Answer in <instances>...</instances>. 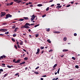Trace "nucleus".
<instances>
[{
  "instance_id": "1",
  "label": "nucleus",
  "mask_w": 80,
  "mask_h": 80,
  "mask_svg": "<svg viewBox=\"0 0 80 80\" xmlns=\"http://www.w3.org/2000/svg\"><path fill=\"white\" fill-rule=\"evenodd\" d=\"M12 17V15L10 14H8L6 15V17L5 18V19H7V18H8L9 17L11 18Z\"/></svg>"
},
{
  "instance_id": "2",
  "label": "nucleus",
  "mask_w": 80,
  "mask_h": 80,
  "mask_svg": "<svg viewBox=\"0 0 80 80\" xmlns=\"http://www.w3.org/2000/svg\"><path fill=\"white\" fill-rule=\"evenodd\" d=\"M36 17V16H35V14H33L32 16V18L31 19V20L32 21V22H33V20L35 19V18Z\"/></svg>"
},
{
  "instance_id": "3",
  "label": "nucleus",
  "mask_w": 80,
  "mask_h": 80,
  "mask_svg": "<svg viewBox=\"0 0 80 80\" xmlns=\"http://www.w3.org/2000/svg\"><path fill=\"white\" fill-rule=\"evenodd\" d=\"M25 25L27 27V29L30 28V27H29V26H30V24L28 22H27V23H26Z\"/></svg>"
},
{
  "instance_id": "4",
  "label": "nucleus",
  "mask_w": 80,
  "mask_h": 80,
  "mask_svg": "<svg viewBox=\"0 0 80 80\" xmlns=\"http://www.w3.org/2000/svg\"><path fill=\"white\" fill-rule=\"evenodd\" d=\"M8 30V29H0V32H7Z\"/></svg>"
},
{
  "instance_id": "5",
  "label": "nucleus",
  "mask_w": 80,
  "mask_h": 80,
  "mask_svg": "<svg viewBox=\"0 0 80 80\" xmlns=\"http://www.w3.org/2000/svg\"><path fill=\"white\" fill-rule=\"evenodd\" d=\"M22 0H14V1L16 3H20L21 2H22Z\"/></svg>"
},
{
  "instance_id": "6",
  "label": "nucleus",
  "mask_w": 80,
  "mask_h": 80,
  "mask_svg": "<svg viewBox=\"0 0 80 80\" xmlns=\"http://www.w3.org/2000/svg\"><path fill=\"white\" fill-rule=\"evenodd\" d=\"M27 28V26L25 25V24L24 26H22L21 27V28Z\"/></svg>"
},
{
  "instance_id": "7",
  "label": "nucleus",
  "mask_w": 80,
  "mask_h": 80,
  "mask_svg": "<svg viewBox=\"0 0 80 80\" xmlns=\"http://www.w3.org/2000/svg\"><path fill=\"white\" fill-rule=\"evenodd\" d=\"M20 61H21V60L20 59H18L17 61L15 62V63H20Z\"/></svg>"
},
{
  "instance_id": "8",
  "label": "nucleus",
  "mask_w": 80,
  "mask_h": 80,
  "mask_svg": "<svg viewBox=\"0 0 80 80\" xmlns=\"http://www.w3.org/2000/svg\"><path fill=\"white\" fill-rule=\"evenodd\" d=\"M1 58L2 59L5 58H6V56L5 55H3V56H1Z\"/></svg>"
},
{
  "instance_id": "9",
  "label": "nucleus",
  "mask_w": 80,
  "mask_h": 80,
  "mask_svg": "<svg viewBox=\"0 0 80 80\" xmlns=\"http://www.w3.org/2000/svg\"><path fill=\"white\" fill-rule=\"evenodd\" d=\"M1 15H3V16H5V15H6V13H5V12H1Z\"/></svg>"
},
{
  "instance_id": "10",
  "label": "nucleus",
  "mask_w": 80,
  "mask_h": 80,
  "mask_svg": "<svg viewBox=\"0 0 80 80\" xmlns=\"http://www.w3.org/2000/svg\"><path fill=\"white\" fill-rule=\"evenodd\" d=\"M22 18H24V20H28V17H24Z\"/></svg>"
},
{
  "instance_id": "11",
  "label": "nucleus",
  "mask_w": 80,
  "mask_h": 80,
  "mask_svg": "<svg viewBox=\"0 0 80 80\" xmlns=\"http://www.w3.org/2000/svg\"><path fill=\"white\" fill-rule=\"evenodd\" d=\"M68 49H63L62 50V52H68Z\"/></svg>"
},
{
  "instance_id": "12",
  "label": "nucleus",
  "mask_w": 80,
  "mask_h": 80,
  "mask_svg": "<svg viewBox=\"0 0 80 80\" xmlns=\"http://www.w3.org/2000/svg\"><path fill=\"white\" fill-rule=\"evenodd\" d=\"M18 29V28H15L14 29V32H16L17 30Z\"/></svg>"
},
{
  "instance_id": "13",
  "label": "nucleus",
  "mask_w": 80,
  "mask_h": 80,
  "mask_svg": "<svg viewBox=\"0 0 80 80\" xmlns=\"http://www.w3.org/2000/svg\"><path fill=\"white\" fill-rule=\"evenodd\" d=\"M25 62H22L19 63V65H22V64H25Z\"/></svg>"
},
{
  "instance_id": "14",
  "label": "nucleus",
  "mask_w": 80,
  "mask_h": 80,
  "mask_svg": "<svg viewBox=\"0 0 80 80\" xmlns=\"http://www.w3.org/2000/svg\"><path fill=\"white\" fill-rule=\"evenodd\" d=\"M63 40L64 41V42H66V41H67V38H64Z\"/></svg>"
},
{
  "instance_id": "15",
  "label": "nucleus",
  "mask_w": 80,
  "mask_h": 80,
  "mask_svg": "<svg viewBox=\"0 0 80 80\" xmlns=\"http://www.w3.org/2000/svg\"><path fill=\"white\" fill-rule=\"evenodd\" d=\"M7 67H8L9 68H12V67H13V66H7Z\"/></svg>"
},
{
  "instance_id": "16",
  "label": "nucleus",
  "mask_w": 80,
  "mask_h": 80,
  "mask_svg": "<svg viewBox=\"0 0 80 80\" xmlns=\"http://www.w3.org/2000/svg\"><path fill=\"white\" fill-rule=\"evenodd\" d=\"M38 7H42V4H39L37 5Z\"/></svg>"
},
{
  "instance_id": "17",
  "label": "nucleus",
  "mask_w": 80,
  "mask_h": 80,
  "mask_svg": "<svg viewBox=\"0 0 80 80\" xmlns=\"http://www.w3.org/2000/svg\"><path fill=\"white\" fill-rule=\"evenodd\" d=\"M12 41H13V42H15V40L14 39V38H12Z\"/></svg>"
},
{
  "instance_id": "18",
  "label": "nucleus",
  "mask_w": 80,
  "mask_h": 80,
  "mask_svg": "<svg viewBox=\"0 0 80 80\" xmlns=\"http://www.w3.org/2000/svg\"><path fill=\"white\" fill-rule=\"evenodd\" d=\"M7 75H8V73H6L3 76L4 78L6 77H7Z\"/></svg>"
},
{
  "instance_id": "19",
  "label": "nucleus",
  "mask_w": 80,
  "mask_h": 80,
  "mask_svg": "<svg viewBox=\"0 0 80 80\" xmlns=\"http://www.w3.org/2000/svg\"><path fill=\"white\" fill-rule=\"evenodd\" d=\"M23 20H24V19L22 18L19 20V21H23Z\"/></svg>"
},
{
  "instance_id": "20",
  "label": "nucleus",
  "mask_w": 80,
  "mask_h": 80,
  "mask_svg": "<svg viewBox=\"0 0 80 80\" xmlns=\"http://www.w3.org/2000/svg\"><path fill=\"white\" fill-rule=\"evenodd\" d=\"M50 29L49 28H48L46 30L47 32H50Z\"/></svg>"
},
{
  "instance_id": "21",
  "label": "nucleus",
  "mask_w": 80,
  "mask_h": 80,
  "mask_svg": "<svg viewBox=\"0 0 80 80\" xmlns=\"http://www.w3.org/2000/svg\"><path fill=\"white\" fill-rule=\"evenodd\" d=\"M47 42H48V43H51V41H50V40L49 39H48Z\"/></svg>"
},
{
  "instance_id": "22",
  "label": "nucleus",
  "mask_w": 80,
  "mask_h": 80,
  "mask_svg": "<svg viewBox=\"0 0 80 80\" xmlns=\"http://www.w3.org/2000/svg\"><path fill=\"white\" fill-rule=\"evenodd\" d=\"M8 33H9V32H5V34L6 35H8Z\"/></svg>"
},
{
  "instance_id": "23",
  "label": "nucleus",
  "mask_w": 80,
  "mask_h": 80,
  "mask_svg": "<svg viewBox=\"0 0 80 80\" xmlns=\"http://www.w3.org/2000/svg\"><path fill=\"white\" fill-rule=\"evenodd\" d=\"M14 48L16 49H17V45H14Z\"/></svg>"
},
{
  "instance_id": "24",
  "label": "nucleus",
  "mask_w": 80,
  "mask_h": 80,
  "mask_svg": "<svg viewBox=\"0 0 80 80\" xmlns=\"http://www.w3.org/2000/svg\"><path fill=\"white\" fill-rule=\"evenodd\" d=\"M23 45V42L22 41L20 43V45Z\"/></svg>"
},
{
  "instance_id": "25",
  "label": "nucleus",
  "mask_w": 80,
  "mask_h": 80,
  "mask_svg": "<svg viewBox=\"0 0 80 80\" xmlns=\"http://www.w3.org/2000/svg\"><path fill=\"white\" fill-rule=\"evenodd\" d=\"M57 64H56L55 65H54V66L53 67V68H55L57 67Z\"/></svg>"
},
{
  "instance_id": "26",
  "label": "nucleus",
  "mask_w": 80,
  "mask_h": 80,
  "mask_svg": "<svg viewBox=\"0 0 80 80\" xmlns=\"http://www.w3.org/2000/svg\"><path fill=\"white\" fill-rule=\"evenodd\" d=\"M28 59V58L27 57H25V58H24V60H27Z\"/></svg>"
},
{
  "instance_id": "27",
  "label": "nucleus",
  "mask_w": 80,
  "mask_h": 80,
  "mask_svg": "<svg viewBox=\"0 0 80 80\" xmlns=\"http://www.w3.org/2000/svg\"><path fill=\"white\" fill-rule=\"evenodd\" d=\"M40 48L41 50H43V49H44V47H41Z\"/></svg>"
},
{
  "instance_id": "28",
  "label": "nucleus",
  "mask_w": 80,
  "mask_h": 80,
  "mask_svg": "<svg viewBox=\"0 0 80 80\" xmlns=\"http://www.w3.org/2000/svg\"><path fill=\"white\" fill-rule=\"evenodd\" d=\"M49 8H50L49 7H48L46 9V11H48V10H49Z\"/></svg>"
},
{
  "instance_id": "29",
  "label": "nucleus",
  "mask_w": 80,
  "mask_h": 80,
  "mask_svg": "<svg viewBox=\"0 0 80 80\" xmlns=\"http://www.w3.org/2000/svg\"><path fill=\"white\" fill-rule=\"evenodd\" d=\"M16 26L15 25H14L12 27V28L14 29V28H15Z\"/></svg>"
},
{
  "instance_id": "30",
  "label": "nucleus",
  "mask_w": 80,
  "mask_h": 80,
  "mask_svg": "<svg viewBox=\"0 0 80 80\" xmlns=\"http://www.w3.org/2000/svg\"><path fill=\"white\" fill-rule=\"evenodd\" d=\"M57 8H62V6H58L56 7Z\"/></svg>"
},
{
  "instance_id": "31",
  "label": "nucleus",
  "mask_w": 80,
  "mask_h": 80,
  "mask_svg": "<svg viewBox=\"0 0 80 80\" xmlns=\"http://www.w3.org/2000/svg\"><path fill=\"white\" fill-rule=\"evenodd\" d=\"M13 37H16V36H17V34H13Z\"/></svg>"
},
{
  "instance_id": "32",
  "label": "nucleus",
  "mask_w": 80,
  "mask_h": 80,
  "mask_svg": "<svg viewBox=\"0 0 80 80\" xmlns=\"http://www.w3.org/2000/svg\"><path fill=\"white\" fill-rule=\"evenodd\" d=\"M59 72H60V68H59L57 71L58 73V74H59Z\"/></svg>"
},
{
  "instance_id": "33",
  "label": "nucleus",
  "mask_w": 80,
  "mask_h": 80,
  "mask_svg": "<svg viewBox=\"0 0 80 80\" xmlns=\"http://www.w3.org/2000/svg\"><path fill=\"white\" fill-rule=\"evenodd\" d=\"M39 25H40L39 24H38V25H36L34 26V27L35 28L36 27H38V26H39Z\"/></svg>"
},
{
  "instance_id": "34",
  "label": "nucleus",
  "mask_w": 80,
  "mask_h": 80,
  "mask_svg": "<svg viewBox=\"0 0 80 80\" xmlns=\"http://www.w3.org/2000/svg\"><path fill=\"white\" fill-rule=\"evenodd\" d=\"M76 68H79V67H78V65H76L75 67Z\"/></svg>"
},
{
  "instance_id": "35",
  "label": "nucleus",
  "mask_w": 80,
  "mask_h": 80,
  "mask_svg": "<svg viewBox=\"0 0 80 80\" xmlns=\"http://www.w3.org/2000/svg\"><path fill=\"white\" fill-rule=\"evenodd\" d=\"M36 37L37 38L38 37V34H37L35 35Z\"/></svg>"
},
{
  "instance_id": "36",
  "label": "nucleus",
  "mask_w": 80,
  "mask_h": 80,
  "mask_svg": "<svg viewBox=\"0 0 80 80\" xmlns=\"http://www.w3.org/2000/svg\"><path fill=\"white\" fill-rule=\"evenodd\" d=\"M13 2H11L10 3V5H12L13 4Z\"/></svg>"
},
{
  "instance_id": "37",
  "label": "nucleus",
  "mask_w": 80,
  "mask_h": 80,
  "mask_svg": "<svg viewBox=\"0 0 80 80\" xmlns=\"http://www.w3.org/2000/svg\"><path fill=\"white\" fill-rule=\"evenodd\" d=\"M72 59H73V60H75V59H76V58H75V57H72Z\"/></svg>"
},
{
  "instance_id": "38",
  "label": "nucleus",
  "mask_w": 80,
  "mask_h": 80,
  "mask_svg": "<svg viewBox=\"0 0 80 80\" xmlns=\"http://www.w3.org/2000/svg\"><path fill=\"white\" fill-rule=\"evenodd\" d=\"M56 33L59 34V33H60V32H58V31H57Z\"/></svg>"
},
{
  "instance_id": "39",
  "label": "nucleus",
  "mask_w": 80,
  "mask_h": 80,
  "mask_svg": "<svg viewBox=\"0 0 80 80\" xmlns=\"http://www.w3.org/2000/svg\"><path fill=\"white\" fill-rule=\"evenodd\" d=\"M46 17V14H44L42 16V17L43 18V17Z\"/></svg>"
},
{
  "instance_id": "40",
  "label": "nucleus",
  "mask_w": 80,
  "mask_h": 80,
  "mask_svg": "<svg viewBox=\"0 0 80 80\" xmlns=\"http://www.w3.org/2000/svg\"><path fill=\"white\" fill-rule=\"evenodd\" d=\"M17 47H18V48H20V45H19V44L18 45Z\"/></svg>"
},
{
  "instance_id": "41",
  "label": "nucleus",
  "mask_w": 80,
  "mask_h": 80,
  "mask_svg": "<svg viewBox=\"0 0 80 80\" xmlns=\"http://www.w3.org/2000/svg\"><path fill=\"white\" fill-rule=\"evenodd\" d=\"M0 71L1 72H3V70L2 69H0Z\"/></svg>"
},
{
  "instance_id": "42",
  "label": "nucleus",
  "mask_w": 80,
  "mask_h": 80,
  "mask_svg": "<svg viewBox=\"0 0 80 80\" xmlns=\"http://www.w3.org/2000/svg\"><path fill=\"white\" fill-rule=\"evenodd\" d=\"M7 6H10V3H8L7 5H6Z\"/></svg>"
},
{
  "instance_id": "43",
  "label": "nucleus",
  "mask_w": 80,
  "mask_h": 80,
  "mask_svg": "<svg viewBox=\"0 0 80 80\" xmlns=\"http://www.w3.org/2000/svg\"><path fill=\"white\" fill-rule=\"evenodd\" d=\"M52 51H53V50L52 49H51L49 51V52H52Z\"/></svg>"
},
{
  "instance_id": "44",
  "label": "nucleus",
  "mask_w": 80,
  "mask_h": 80,
  "mask_svg": "<svg viewBox=\"0 0 80 80\" xmlns=\"http://www.w3.org/2000/svg\"><path fill=\"white\" fill-rule=\"evenodd\" d=\"M74 36H77V34L76 33H74Z\"/></svg>"
},
{
  "instance_id": "45",
  "label": "nucleus",
  "mask_w": 80,
  "mask_h": 80,
  "mask_svg": "<svg viewBox=\"0 0 80 80\" xmlns=\"http://www.w3.org/2000/svg\"><path fill=\"white\" fill-rule=\"evenodd\" d=\"M13 62H14V63H15V62H16V60H15V59H14L13 60Z\"/></svg>"
},
{
  "instance_id": "46",
  "label": "nucleus",
  "mask_w": 80,
  "mask_h": 80,
  "mask_svg": "<svg viewBox=\"0 0 80 80\" xmlns=\"http://www.w3.org/2000/svg\"><path fill=\"white\" fill-rule=\"evenodd\" d=\"M19 74V73H17L16 74H15V76H17V75H18Z\"/></svg>"
},
{
  "instance_id": "47",
  "label": "nucleus",
  "mask_w": 80,
  "mask_h": 80,
  "mask_svg": "<svg viewBox=\"0 0 80 80\" xmlns=\"http://www.w3.org/2000/svg\"><path fill=\"white\" fill-rule=\"evenodd\" d=\"M53 33H57V31H53Z\"/></svg>"
},
{
  "instance_id": "48",
  "label": "nucleus",
  "mask_w": 80,
  "mask_h": 80,
  "mask_svg": "<svg viewBox=\"0 0 80 80\" xmlns=\"http://www.w3.org/2000/svg\"><path fill=\"white\" fill-rule=\"evenodd\" d=\"M34 73H35V74H38V73L37 72H35Z\"/></svg>"
},
{
  "instance_id": "49",
  "label": "nucleus",
  "mask_w": 80,
  "mask_h": 80,
  "mask_svg": "<svg viewBox=\"0 0 80 80\" xmlns=\"http://www.w3.org/2000/svg\"><path fill=\"white\" fill-rule=\"evenodd\" d=\"M37 52H40V49H38L37 50Z\"/></svg>"
},
{
  "instance_id": "50",
  "label": "nucleus",
  "mask_w": 80,
  "mask_h": 80,
  "mask_svg": "<svg viewBox=\"0 0 80 80\" xmlns=\"http://www.w3.org/2000/svg\"><path fill=\"white\" fill-rule=\"evenodd\" d=\"M40 67H37L36 68V70H37V69H38V68H39Z\"/></svg>"
},
{
  "instance_id": "51",
  "label": "nucleus",
  "mask_w": 80,
  "mask_h": 80,
  "mask_svg": "<svg viewBox=\"0 0 80 80\" xmlns=\"http://www.w3.org/2000/svg\"><path fill=\"white\" fill-rule=\"evenodd\" d=\"M70 5L69 4V5H68L66 7H70Z\"/></svg>"
},
{
  "instance_id": "52",
  "label": "nucleus",
  "mask_w": 80,
  "mask_h": 80,
  "mask_svg": "<svg viewBox=\"0 0 80 80\" xmlns=\"http://www.w3.org/2000/svg\"><path fill=\"white\" fill-rule=\"evenodd\" d=\"M17 45H19V42L18 41L17 42Z\"/></svg>"
},
{
  "instance_id": "53",
  "label": "nucleus",
  "mask_w": 80,
  "mask_h": 80,
  "mask_svg": "<svg viewBox=\"0 0 80 80\" xmlns=\"http://www.w3.org/2000/svg\"><path fill=\"white\" fill-rule=\"evenodd\" d=\"M61 57L62 58H63V57H64V55H61Z\"/></svg>"
},
{
  "instance_id": "54",
  "label": "nucleus",
  "mask_w": 80,
  "mask_h": 80,
  "mask_svg": "<svg viewBox=\"0 0 80 80\" xmlns=\"http://www.w3.org/2000/svg\"><path fill=\"white\" fill-rule=\"evenodd\" d=\"M30 7H33V5L32 4L30 5Z\"/></svg>"
},
{
  "instance_id": "55",
  "label": "nucleus",
  "mask_w": 80,
  "mask_h": 80,
  "mask_svg": "<svg viewBox=\"0 0 80 80\" xmlns=\"http://www.w3.org/2000/svg\"><path fill=\"white\" fill-rule=\"evenodd\" d=\"M55 6V4H52L51 5V7H53Z\"/></svg>"
},
{
  "instance_id": "56",
  "label": "nucleus",
  "mask_w": 80,
  "mask_h": 80,
  "mask_svg": "<svg viewBox=\"0 0 80 80\" xmlns=\"http://www.w3.org/2000/svg\"><path fill=\"white\" fill-rule=\"evenodd\" d=\"M42 77H47V76L46 75H44V76H43Z\"/></svg>"
},
{
  "instance_id": "57",
  "label": "nucleus",
  "mask_w": 80,
  "mask_h": 80,
  "mask_svg": "<svg viewBox=\"0 0 80 80\" xmlns=\"http://www.w3.org/2000/svg\"><path fill=\"white\" fill-rule=\"evenodd\" d=\"M23 51H24V52H27V51L25 49H23Z\"/></svg>"
},
{
  "instance_id": "58",
  "label": "nucleus",
  "mask_w": 80,
  "mask_h": 80,
  "mask_svg": "<svg viewBox=\"0 0 80 80\" xmlns=\"http://www.w3.org/2000/svg\"><path fill=\"white\" fill-rule=\"evenodd\" d=\"M74 3V2H71V3H72V4H73Z\"/></svg>"
},
{
  "instance_id": "59",
  "label": "nucleus",
  "mask_w": 80,
  "mask_h": 80,
  "mask_svg": "<svg viewBox=\"0 0 80 80\" xmlns=\"http://www.w3.org/2000/svg\"><path fill=\"white\" fill-rule=\"evenodd\" d=\"M3 25H7V23H3Z\"/></svg>"
},
{
  "instance_id": "60",
  "label": "nucleus",
  "mask_w": 80,
  "mask_h": 80,
  "mask_svg": "<svg viewBox=\"0 0 80 80\" xmlns=\"http://www.w3.org/2000/svg\"><path fill=\"white\" fill-rule=\"evenodd\" d=\"M57 5H58V6H60V4H59V3L57 4Z\"/></svg>"
},
{
  "instance_id": "61",
  "label": "nucleus",
  "mask_w": 80,
  "mask_h": 80,
  "mask_svg": "<svg viewBox=\"0 0 80 80\" xmlns=\"http://www.w3.org/2000/svg\"><path fill=\"white\" fill-rule=\"evenodd\" d=\"M28 32H31V30H30V29H29L28 30Z\"/></svg>"
},
{
  "instance_id": "62",
  "label": "nucleus",
  "mask_w": 80,
  "mask_h": 80,
  "mask_svg": "<svg viewBox=\"0 0 80 80\" xmlns=\"http://www.w3.org/2000/svg\"><path fill=\"white\" fill-rule=\"evenodd\" d=\"M38 53L39 54V52H37L36 54H37V55H38Z\"/></svg>"
},
{
  "instance_id": "63",
  "label": "nucleus",
  "mask_w": 80,
  "mask_h": 80,
  "mask_svg": "<svg viewBox=\"0 0 80 80\" xmlns=\"http://www.w3.org/2000/svg\"><path fill=\"white\" fill-rule=\"evenodd\" d=\"M43 52H44L43 51V50H42V52H41L42 54V53H43Z\"/></svg>"
},
{
  "instance_id": "64",
  "label": "nucleus",
  "mask_w": 80,
  "mask_h": 80,
  "mask_svg": "<svg viewBox=\"0 0 80 80\" xmlns=\"http://www.w3.org/2000/svg\"><path fill=\"white\" fill-rule=\"evenodd\" d=\"M41 80H43V78H41L40 79Z\"/></svg>"
}]
</instances>
